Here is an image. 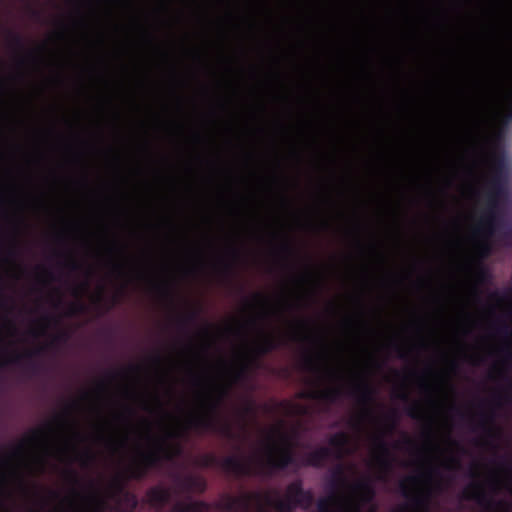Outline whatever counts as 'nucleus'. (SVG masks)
<instances>
[{
  "mask_svg": "<svg viewBox=\"0 0 512 512\" xmlns=\"http://www.w3.org/2000/svg\"><path fill=\"white\" fill-rule=\"evenodd\" d=\"M229 390L230 388L227 386H219L215 395L208 394L202 402L204 412L190 415L186 422L187 427L212 431L231 441L239 440L240 434L234 431L229 421L222 419L220 416V409L229 394Z\"/></svg>",
  "mask_w": 512,
  "mask_h": 512,
  "instance_id": "nucleus-1",
  "label": "nucleus"
},
{
  "mask_svg": "<svg viewBox=\"0 0 512 512\" xmlns=\"http://www.w3.org/2000/svg\"><path fill=\"white\" fill-rule=\"evenodd\" d=\"M505 179L506 165L504 155H494L492 158V176L490 179L491 192L487 208L475 229L477 234L490 237L496 231L500 221L497 211V198L504 192Z\"/></svg>",
  "mask_w": 512,
  "mask_h": 512,
  "instance_id": "nucleus-2",
  "label": "nucleus"
},
{
  "mask_svg": "<svg viewBox=\"0 0 512 512\" xmlns=\"http://www.w3.org/2000/svg\"><path fill=\"white\" fill-rule=\"evenodd\" d=\"M154 444L152 449L140 451L138 457L126 467L127 479L143 480L151 469L161 464L162 460H171L181 453L179 445L169 446L164 440H157Z\"/></svg>",
  "mask_w": 512,
  "mask_h": 512,
  "instance_id": "nucleus-3",
  "label": "nucleus"
},
{
  "mask_svg": "<svg viewBox=\"0 0 512 512\" xmlns=\"http://www.w3.org/2000/svg\"><path fill=\"white\" fill-rule=\"evenodd\" d=\"M265 502L277 512H293L296 508L308 509L314 502V495L303 488L301 479H296L287 485L283 497L266 495Z\"/></svg>",
  "mask_w": 512,
  "mask_h": 512,
  "instance_id": "nucleus-4",
  "label": "nucleus"
},
{
  "mask_svg": "<svg viewBox=\"0 0 512 512\" xmlns=\"http://www.w3.org/2000/svg\"><path fill=\"white\" fill-rule=\"evenodd\" d=\"M281 446H276L273 442L268 447V455L264 462L260 463V470L257 473H264L271 475L276 471L285 470L287 467L297 465V459L294 452V446L291 442L290 437L277 431ZM254 473L256 471L253 469Z\"/></svg>",
  "mask_w": 512,
  "mask_h": 512,
  "instance_id": "nucleus-5",
  "label": "nucleus"
},
{
  "mask_svg": "<svg viewBox=\"0 0 512 512\" xmlns=\"http://www.w3.org/2000/svg\"><path fill=\"white\" fill-rule=\"evenodd\" d=\"M259 340L255 343L252 349V356L247 357L246 361L234 372V380L241 381L246 378L247 372L250 367H258V358L265 356L272 351L278 349L282 344L280 338L276 337L273 333L266 332L263 329L259 330Z\"/></svg>",
  "mask_w": 512,
  "mask_h": 512,
  "instance_id": "nucleus-6",
  "label": "nucleus"
},
{
  "mask_svg": "<svg viewBox=\"0 0 512 512\" xmlns=\"http://www.w3.org/2000/svg\"><path fill=\"white\" fill-rule=\"evenodd\" d=\"M204 467L220 466L223 470L237 476H250L254 473L252 465L238 456H227L219 461L213 454H205L201 458Z\"/></svg>",
  "mask_w": 512,
  "mask_h": 512,
  "instance_id": "nucleus-7",
  "label": "nucleus"
},
{
  "mask_svg": "<svg viewBox=\"0 0 512 512\" xmlns=\"http://www.w3.org/2000/svg\"><path fill=\"white\" fill-rule=\"evenodd\" d=\"M419 481V477L411 476L400 482L399 488L402 496L409 499L415 512H429L428 511V497L423 493L413 494L409 484H416ZM392 512H410L407 506H401L400 508L393 510Z\"/></svg>",
  "mask_w": 512,
  "mask_h": 512,
  "instance_id": "nucleus-8",
  "label": "nucleus"
},
{
  "mask_svg": "<svg viewBox=\"0 0 512 512\" xmlns=\"http://www.w3.org/2000/svg\"><path fill=\"white\" fill-rule=\"evenodd\" d=\"M347 484V479L344 474V468L338 465L332 472L331 478L328 482V488L332 491V495L328 498H322L317 503V512H332L330 509L331 503L336 499V492L339 488Z\"/></svg>",
  "mask_w": 512,
  "mask_h": 512,
  "instance_id": "nucleus-9",
  "label": "nucleus"
},
{
  "mask_svg": "<svg viewBox=\"0 0 512 512\" xmlns=\"http://www.w3.org/2000/svg\"><path fill=\"white\" fill-rule=\"evenodd\" d=\"M260 494L258 493H244L241 496L224 495L222 500L217 504V507L227 512H247L251 503L255 499H259Z\"/></svg>",
  "mask_w": 512,
  "mask_h": 512,
  "instance_id": "nucleus-10",
  "label": "nucleus"
},
{
  "mask_svg": "<svg viewBox=\"0 0 512 512\" xmlns=\"http://www.w3.org/2000/svg\"><path fill=\"white\" fill-rule=\"evenodd\" d=\"M349 394L356 398L359 404L365 407V416H372L370 406L374 403L375 389L367 381L363 380L355 384L349 391Z\"/></svg>",
  "mask_w": 512,
  "mask_h": 512,
  "instance_id": "nucleus-11",
  "label": "nucleus"
},
{
  "mask_svg": "<svg viewBox=\"0 0 512 512\" xmlns=\"http://www.w3.org/2000/svg\"><path fill=\"white\" fill-rule=\"evenodd\" d=\"M89 486L91 492L83 497L86 506L77 512H109V499L99 491L94 481H90Z\"/></svg>",
  "mask_w": 512,
  "mask_h": 512,
  "instance_id": "nucleus-12",
  "label": "nucleus"
},
{
  "mask_svg": "<svg viewBox=\"0 0 512 512\" xmlns=\"http://www.w3.org/2000/svg\"><path fill=\"white\" fill-rule=\"evenodd\" d=\"M376 448V462L379 468L387 473L391 471L394 462V456L391 452L390 446L384 438L383 434L377 435L373 439Z\"/></svg>",
  "mask_w": 512,
  "mask_h": 512,
  "instance_id": "nucleus-13",
  "label": "nucleus"
},
{
  "mask_svg": "<svg viewBox=\"0 0 512 512\" xmlns=\"http://www.w3.org/2000/svg\"><path fill=\"white\" fill-rule=\"evenodd\" d=\"M172 494L169 488L153 486L146 492V502L155 509H162L171 500Z\"/></svg>",
  "mask_w": 512,
  "mask_h": 512,
  "instance_id": "nucleus-14",
  "label": "nucleus"
},
{
  "mask_svg": "<svg viewBox=\"0 0 512 512\" xmlns=\"http://www.w3.org/2000/svg\"><path fill=\"white\" fill-rule=\"evenodd\" d=\"M47 429H51L50 424H47L45 428L31 430L30 433L25 436V438H23L17 445L12 448L11 456L19 457L23 455L27 445L38 443L45 437Z\"/></svg>",
  "mask_w": 512,
  "mask_h": 512,
  "instance_id": "nucleus-15",
  "label": "nucleus"
},
{
  "mask_svg": "<svg viewBox=\"0 0 512 512\" xmlns=\"http://www.w3.org/2000/svg\"><path fill=\"white\" fill-rule=\"evenodd\" d=\"M343 395V390L340 387H329L323 390H311L307 392H301L300 398L312 399V400H323L329 403L336 402Z\"/></svg>",
  "mask_w": 512,
  "mask_h": 512,
  "instance_id": "nucleus-16",
  "label": "nucleus"
},
{
  "mask_svg": "<svg viewBox=\"0 0 512 512\" xmlns=\"http://www.w3.org/2000/svg\"><path fill=\"white\" fill-rule=\"evenodd\" d=\"M331 455L332 450L330 447L320 446L315 450L307 453L302 464L309 467L321 468L331 457Z\"/></svg>",
  "mask_w": 512,
  "mask_h": 512,
  "instance_id": "nucleus-17",
  "label": "nucleus"
},
{
  "mask_svg": "<svg viewBox=\"0 0 512 512\" xmlns=\"http://www.w3.org/2000/svg\"><path fill=\"white\" fill-rule=\"evenodd\" d=\"M463 498L474 500L481 506L492 507L495 505V502L486 494L479 483H474L467 487L463 492Z\"/></svg>",
  "mask_w": 512,
  "mask_h": 512,
  "instance_id": "nucleus-18",
  "label": "nucleus"
},
{
  "mask_svg": "<svg viewBox=\"0 0 512 512\" xmlns=\"http://www.w3.org/2000/svg\"><path fill=\"white\" fill-rule=\"evenodd\" d=\"M354 492L357 493L361 502L367 504L375 498V489L369 480H361L353 486Z\"/></svg>",
  "mask_w": 512,
  "mask_h": 512,
  "instance_id": "nucleus-19",
  "label": "nucleus"
},
{
  "mask_svg": "<svg viewBox=\"0 0 512 512\" xmlns=\"http://www.w3.org/2000/svg\"><path fill=\"white\" fill-rule=\"evenodd\" d=\"M210 506L205 501L196 500L188 503L178 502L171 512H208Z\"/></svg>",
  "mask_w": 512,
  "mask_h": 512,
  "instance_id": "nucleus-20",
  "label": "nucleus"
},
{
  "mask_svg": "<svg viewBox=\"0 0 512 512\" xmlns=\"http://www.w3.org/2000/svg\"><path fill=\"white\" fill-rule=\"evenodd\" d=\"M495 413L493 410H490L489 412H482L480 414V419L475 428L473 430H476V428L481 429L484 431L488 436L494 437L495 436Z\"/></svg>",
  "mask_w": 512,
  "mask_h": 512,
  "instance_id": "nucleus-21",
  "label": "nucleus"
},
{
  "mask_svg": "<svg viewBox=\"0 0 512 512\" xmlns=\"http://www.w3.org/2000/svg\"><path fill=\"white\" fill-rule=\"evenodd\" d=\"M350 437L346 432L340 431L329 438V445L336 449L338 457H341L346 447L349 445Z\"/></svg>",
  "mask_w": 512,
  "mask_h": 512,
  "instance_id": "nucleus-22",
  "label": "nucleus"
},
{
  "mask_svg": "<svg viewBox=\"0 0 512 512\" xmlns=\"http://www.w3.org/2000/svg\"><path fill=\"white\" fill-rule=\"evenodd\" d=\"M181 486L187 491H196L203 493L206 490V482L198 476H187L181 481Z\"/></svg>",
  "mask_w": 512,
  "mask_h": 512,
  "instance_id": "nucleus-23",
  "label": "nucleus"
},
{
  "mask_svg": "<svg viewBox=\"0 0 512 512\" xmlns=\"http://www.w3.org/2000/svg\"><path fill=\"white\" fill-rule=\"evenodd\" d=\"M42 350L43 348H38L33 351H28L25 354H15L12 357L6 359L5 361H0V369L7 364H20L23 358L31 359L32 357L39 355L42 352Z\"/></svg>",
  "mask_w": 512,
  "mask_h": 512,
  "instance_id": "nucleus-24",
  "label": "nucleus"
},
{
  "mask_svg": "<svg viewBox=\"0 0 512 512\" xmlns=\"http://www.w3.org/2000/svg\"><path fill=\"white\" fill-rule=\"evenodd\" d=\"M123 491L124 483L119 477H116L110 482L106 494L104 496H106L108 499H113L117 495L121 494Z\"/></svg>",
  "mask_w": 512,
  "mask_h": 512,
  "instance_id": "nucleus-25",
  "label": "nucleus"
},
{
  "mask_svg": "<svg viewBox=\"0 0 512 512\" xmlns=\"http://www.w3.org/2000/svg\"><path fill=\"white\" fill-rule=\"evenodd\" d=\"M199 316L198 310H191L177 319V325L180 329H186L189 325L194 324Z\"/></svg>",
  "mask_w": 512,
  "mask_h": 512,
  "instance_id": "nucleus-26",
  "label": "nucleus"
},
{
  "mask_svg": "<svg viewBox=\"0 0 512 512\" xmlns=\"http://www.w3.org/2000/svg\"><path fill=\"white\" fill-rule=\"evenodd\" d=\"M7 37H8L9 45L12 48H15V49L21 50V51L24 50V40L20 34L15 33L11 30H8Z\"/></svg>",
  "mask_w": 512,
  "mask_h": 512,
  "instance_id": "nucleus-27",
  "label": "nucleus"
},
{
  "mask_svg": "<svg viewBox=\"0 0 512 512\" xmlns=\"http://www.w3.org/2000/svg\"><path fill=\"white\" fill-rule=\"evenodd\" d=\"M303 369L308 372L317 373L320 371V366L318 365L315 357L311 354H306L303 357Z\"/></svg>",
  "mask_w": 512,
  "mask_h": 512,
  "instance_id": "nucleus-28",
  "label": "nucleus"
},
{
  "mask_svg": "<svg viewBox=\"0 0 512 512\" xmlns=\"http://www.w3.org/2000/svg\"><path fill=\"white\" fill-rule=\"evenodd\" d=\"M475 275L479 283H486L490 279V273L482 263H478Z\"/></svg>",
  "mask_w": 512,
  "mask_h": 512,
  "instance_id": "nucleus-29",
  "label": "nucleus"
},
{
  "mask_svg": "<svg viewBox=\"0 0 512 512\" xmlns=\"http://www.w3.org/2000/svg\"><path fill=\"white\" fill-rule=\"evenodd\" d=\"M477 253L481 259L488 257L491 253V245L487 240H481L476 245Z\"/></svg>",
  "mask_w": 512,
  "mask_h": 512,
  "instance_id": "nucleus-30",
  "label": "nucleus"
},
{
  "mask_svg": "<svg viewBox=\"0 0 512 512\" xmlns=\"http://www.w3.org/2000/svg\"><path fill=\"white\" fill-rule=\"evenodd\" d=\"M384 420H385L387 432L388 433L392 432L398 423V415H397L396 411L393 410L390 413H388L385 416Z\"/></svg>",
  "mask_w": 512,
  "mask_h": 512,
  "instance_id": "nucleus-31",
  "label": "nucleus"
},
{
  "mask_svg": "<svg viewBox=\"0 0 512 512\" xmlns=\"http://www.w3.org/2000/svg\"><path fill=\"white\" fill-rule=\"evenodd\" d=\"M407 415L415 420H419L422 418V409L417 402L411 403L406 409Z\"/></svg>",
  "mask_w": 512,
  "mask_h": 512,
  "instance_id": "nucleus-32",
  "label": "nucleus"
},
{
  "mask_svg": "<svg viewBox=\"0 0 512 512\" xmlns=\"http://www.w3.org/2000/svg\"><path fill=\"white\" fill-rule=\"evenodd\" d=\"M77 459L81 462L83 466H88L94 461L95 456L90 449H85L81 453H78Z\"/></svg>",
  "mask_w": 512,
  "mask_h": 512,
  "instance_id": "nucleus-33",
  "label": "nucleus"
},
{
  "mask_svg": "<svg viewBox=\"0 0 512 512\" xmlns=\"http://www.w3.org/2000/svg\"><path fill=\"white\" fill-rule=\"evenodd\" d=\"M68 339H69V334L66 331H61V332L57 333L52 338L50 344L52 346L63 344V343H66Z\"/></svg>",
  "mask_w": 512,
  "mask_h": 512,
  "instance_id": "nucleus-34",
  "label": "nucleus"
},
{
  "mask_svg": "<svg viewBox=\"0 0 512 512\" xmlns=\"http://www.w3.org/2000/svg\"><path fill=\"white\" fill-rule=\"evenodd\" d=\"M85 311V305L80 302L72 303L69 307V315H76Z\"/></svg>",
  "mask_w": 512,
  "mask_h": 512,
  "instance_id": "nucleus-35",
  "label": "nucleus"
},
{
  "mask_svg": "<svg viewBox=\"0 0 512 512\" xmlns=\"http://www.w3.org/2000/svg\"><path fill=\"white\" fill-rule=\"evenodd\" d=\"M64 266L68 268L72 272L79 271L81 268V265L78 261H76L74 258L69 257L68 260L65 262Z\"/></svg>",
  "mask_w": 512,
  "mask_h": 512,
  "instance_id": "nucleus-36",
  "label": "nucleus"
},
{
  "mask_svg": "<svg viewBox=\"0 0 512 512\" xmlns=\"http://www.w3.org/2000/svg\"><path fill=\"white\" fill-rule=\"evenodd\" d=\"M255 413V407H254V403L252 401H248L242 411H241V419H244L245 416L247 415H251V414H254Z\"/></svg>",
  "mask_w": 512,
  "mask_h": 512,
  "instance_id": "nucleus-37",
  "label": "nucleus"
},
{
  "mask_svg": "<svg viewBox=\"0 0 512 512\" xmlns=\"http://www.w3.org/2000/svg\"><path fill=\"white\" fill-rule=\"evenodd\" d=\"M155 288L161 295H163L169 299L172 298L171 290L166 284H157V285H155Z\"/></svg>",
  "mask_w": 512,
  "mask_h": 512,
  "instance_id": "nucleus-38",
  "label": "nucleus"
},
{
  "mask_svg": "<svg viewBox=\"0 0 512 512\" xmlns=\"http://www.w3.org/2000/svg\"><path fill=\"white\" fill-rule=\"evenodd\" d=\"M446 468L449 470H455V469L460 468L459 458H457L455 456H451L446 463Z\"/></svg>",
  "mask_w": 512,
  "mask_h": 512,
  "instance_id": "nucleus-39",
  "label": "nucleus"
},
{
  "mask_svg": "<svg viewBox=\"0 0 512 512\" xmlns=\"http://www.w3.org/2000/svg\"><path fill=\"white\" fill-rule=\"evenodd\" d=\"M505 401V402H510L511 401V397H510V394L508 392H505L503 394H498L494 397V403L497 407H500L501 406V402Z\"/></svg>",
  "mask_w": 512,
  "mask_h": 512,
  "instance_id": "nucleus-40",
  "label": "nucleus"
},
{
  "mask_svg": "<svg viewBox=\"0 0 512 512\" xmlns=\"http://www.w3.org/2000/svg\"><path fill=\"white\" fill-rule=\"evenodd\" d=\"M280 251L284 253L286 256H292L295 253L293 247L288 242H284L280 246Z\"/></svg>",
  "mask_w": 512,
  "mask_h": 512,
  "instance_id": "nucleus-41",
  "label": "nucleus"
},
{
  "mask_svg": "<svg viewBox=\"0 0 512 512\" xmlns=\"http://www.w3.org/2000/svg\"><path fill=\"white\" fill-rule=\"evenodd\" d=\"M393 348L394 350L397 352V356L398 358L400 359H406L407 358V354L406 352L403 350L402 346L398 345V344H394L393 345Z\"/></svg>",
  "mask_w": 512,
  "mask_h": 512,
  "instance_id": "nucleus-42",
  "label": "nucleus"
},
{
  "mask_svg": "<svg viewBox=\"0 0 512 512\" xmlns=\"http://www.w3.org/2000/svg\"><path fill=\"white\" fill-rule=\"evenodd\" d=\"M67 477L73 484H78L79 479L75 471L69 470L67 471Z\"/></svg>",
  "mask_w": 512,
  "mask_h": 512,
  "instance_id": "nucleus-43",
  "label": "nucleus"
},
{
  "mask_svg": "<svg viewBox=\"0 0 512 512\" xmlns=\"http://www.w3.org/2000/svg\"><path fill=\"white\" fill-rule=\"evenodd\" d=\"M112 270L118 275H122L124 273V267L121 263H113Z\"/></svg>",
  "mask_w": 512,
  "mask_h": 512,
  "instance_id": "nucleus-44",
  "label": "nucleus"
},
{
  "mask_svg": "<svg viewBox=\"0 0 512 512\" xmlns=\"http://www.w3.org/2000/svg\"><path fill=\"white\" fill-rule=\"evenodd\" d=\"M396 398L404 402H408L410 400L409 394L406 391H400L399 393H397Z\"/></svg>",
  "mask_w": 512,
  "mask_h": 512,
  "instance_id": "nucleus-45",
  "label": "nucleus"
},
{
  "mask_svg": "<svg viewBox=\"0 0 512 512\" xmlns=\"http://www.w3.org/2000/svg\"><path fill=\"white\" fill-rule=\"evenodd\" d=\"M291 339H292L293 341H298V340H300V339H301V340H309L310 338H309L308 336H306V335H305V336H302V335H300L298 332H294V333L292 334V336H291Z\"/></svg>",
  "mask_w": 512,
  "mask_h": 512,
  "instance_id": "nucleus-46",
  "label": "nucleus"
},
{
  "mask_svg": "<svg viewBox=\"0 0 512 512\" xmlns=\"http://www.w3.org/2000/svg\"><path fill=\"white\" fill-rule=\"evenodd\" d=\"M253 299H254V301H256L258 303H262V304L266 302V298L260 293L254 294Z\"/></svg>",
  "mask_w": 512,
  "mask_h": 512,
  "instance_id": "nucleus-47",
  "label": "nucleus"
},
{
  "mask_svg": "<svg viewBox=\"0 0 512 512\" xmlns=\"http://www.w3.org/2000/svg\"><path fill=\"white\" fill-rule=\"evenodd\" d=\"M122 373H123V371H109L108 377L110 380H113V379L117 378L118 376H120Z\"/></svg>",
  "mask_w": 512,
  "mask_h": 512,
  "instance_id": "nucleus-48",
  "label": "nucleus"
},
{
  "mask_svg": "<svg viewBox=\"0 0 512 512\" xmlns=\"http://www.w3.org/2000/svg\"><path fill=\"white\" fill-rule=\"evenodd\" d=\"M8 253L10 256H16V254H17L16 240H13L12 246L10 247Z\"/></svg>",
  "mask_w": 512,
  "mask_h": 512,
  "instance_id": "nucleus-49",
  "label": "nucleus"
},
{
  "mask_svg": "<svg viewBox=\"0 0 512 512\" xmlns=\"http://www.w3.org/2000/svg\"><path fill=\"white\" fill-rule=\"evenodd\" d=\"M31 372L36 373L39 370V366L36 363L30 362L28 365Z\"/></svg>",
  "mask_w": 512,
  "mask_h": 512,
  "instance_id": "nucleus-50",
  "label": "nucleus"
},
{
  "mask_svg": "<svg viewBox=\"0 0 512 512\" xmlns=\"http://www.w3.org/2000/svg\"><path fill=\"white\" fill-rule=\"evenodd\" d=\"M230 254L234 259H237L239 257V251L236 248H231Z\"/></svg>",
  "mask_w": 512,
  "mask_h": 512,
  "instance_id": "nucleus-51",
  "label": "nucleus"
},
{
  "mask_svg": "<svg viewBox=\"0 0 512 512\" xmlns=\"http://www.w3.org/2000/svg\"><path fill=\"white\" fill-rule=\"evenodd\" d=\"M139 369H140V367H139V366L131 365V366H129V367L127 368V371L132 372V373H135V372H138V371H139Z\"/></svg>",
  "mask_w": 512,
  "mask_h": 512,
  "instance_id": "nucleus-52",
  "label": "nucleus"
},
{
  "mask_svg": "<svg viewBox=\"0 0 512 512\" xmlns=\"http://www.w3.org/2000/svg\"><path fill=\"white\" fill-rule=\"evenodd\" d=\"M76 404L77 403L75 401L69 403L66 407V414L70 413L71 409H73L76 406Z\"/></svg>",
  "mask_w": 512,
  "mask_h": 512,
  "instance_id": "nucleus-53",
  "label": "nucleus"
},
{
  "mask_svg": "<svg viewBox=\"0 0 512 512\" xmlns=\"http://www.w3.org/2000/svg\"><path fill=\"white\" fill-rule=\"evenodd\" d=\"M498 332L499 333H503V334H507L508 331H507V327L506 326H501L499 329H498Z\"/></svg>",
  "mask_w": 512,
  "mask_h": 512,
  "instance_id": "nucleus-54",
  "label": "nucleus"
},
{
  "mask_svg": "<svg viewBox=\"0 0 512 512\" xmlns=\"http://www.w3.org/2000/svg\"><path fill=\"white\" fill-rule=\"evenodd\" d=\"M49 494L52 498H58L59 497V494L58 492L54 491V490H50L49 491Z\"/></svg>",
  "mask_w": 512,
  "mask_h": 512,
  "instance_id": "nucleus-55",
  "label": "nucleus"
},
{
  "mask_svg": "<svg viewBox=\"0 0 512 512\" xmlns=\"http://www.w3.org/2000/svg\"><path fill=\"white\" fill-rule=\"evenodd\" d=\"M98 389L99 390H104L106 385L103 381L99 382L98 385H97Z\"/></svg>",
  "mask_w": 512,
  "mask_h": 512,
  "instance_id": "nucleus-56",
  "label": "nucleus"
},
{
  "mask_svg": "<svg viewBox=\"0 0 512 512\" xmlns=\"http://www.w3.org/2000/svg\"><path fill=\"white\" fill-rule=\"evenodd\" d=\"M509 111H510V114L512 116V94L509 97Z\"/></svg>",
  "mask_w": 512,
  "mask_h": 512,
  "instance_id": "nucleus-57",
  "label": "nucleus"
},
{
  "mask_svg": "<svg viewBox=\"0 0 512 512\" xmlns=\"http://www.w3.org/2000/svg\"><path fill=\"white\" fill-rule=\"evenodd\" d=\"M45 330H46V326L41 329L40 333H37L36 331H33V335H35V336L42 335V334H44Z\"/></svg>",
  "mask_w": 512,
  "mask_h": 512,
  "instance_id": "nucleus-58",
  "label": "nucleus"
},
{
  "mask_svg": "<svg viewBox=\"0 0 512 512\" xmlns=\"http://www.w3.org/2000/svg\"><path fill=\"white\" fill-rule=\"evenodd\" d=\"M224 269H225V271H226V272H230V271H231V269H232V267H231V265H230L229 263H226V264L224 265Z\"/></svg>",
  "mask_w": 512,
  "mask_h": 512,
  "instance_id": "nucleus-59",
  "label": "nucleus"
},
{
  "mask_svg": "<svg viewBox=\"0 0 512 512\" xmlns=\"http://www.w3.org/2000/svg\"><path fill=\"white\" fill-rule=\"evenodd\" d=\"M325 371H326V372H327V374H329L330 376H335V375H336V373H335L333 370L329 369V368H326V369H325Z\"/></svg>",
  "mask_w": 512,
  "mask_h": 512,
  "instance_id": "nucleus-60",
  "label": "nucleus"
},
{
  "mask_svg": "<svg viewBox=\"0 0 512 512\" xmlns=\"http://www.w3.org/2000/svg\"><path fill=\"white\" fill-rule=\"evenodd\" d=\"M297 325H298L299 327H305V326L307 325V322H306V321H298V322H297Z\"/></svg>",
  "mask_w": 512,
  "mask_h": 512,
  "instance_id": "nucleus-61",
  "label": "nucleus"
},
{
  "mask_svg": "<svg viewBox=\"0 0 512 512\" xmlns=\"http://www.w3.org/2000/svg\"><path fill=\"white\" fill-rule=\"evenodd\" d=\"M178 436H179V434H177V433H173V432H170V433L168 434V437H169V438H175V437H178Z\"/></svg>",
  "mask_w": 512,
  "mask_h": 512,
  "instance_id": "nucleus-62",
  "label": "nucleus"
},
{
  "mask_svg": "<svg viewBox=\"0 0 512 512\" xmlns=\"http://www.w3.org/2000/svg\"><path fill=\"white\" fill-rule=\"evenodd\" d=\"M126 411L128 412L129 415H133L134 414V410L130 407H126Z\"/></svg>",
  "mask_w": 512,
  "mask_h": 512,
  "instance_id": "nucleus-63",
  "label": "nucleus"
},
{
  "mask_svg": "<svg viewBox=\"0 0 512 512\" xmlns=\"http://www.w3.org/2000/svg\"><path fill=\"white\" fill-rule=\"evenodd\" d=\"M0 512H10V511L7 510L6 508H4L2 504H0Z\"/></svg>",
  "mask_w": 512,
  "mask_h": 512,
  "instance_id": "nucleus-64",
  "label": "nucleus"
}]
</instances>
